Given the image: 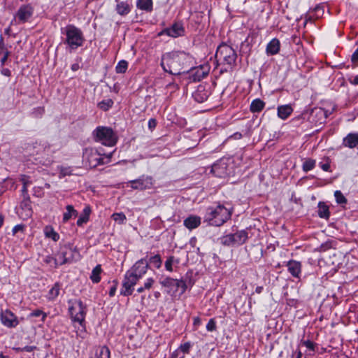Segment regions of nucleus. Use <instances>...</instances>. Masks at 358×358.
Segmentation results:
<instances>
[{
    "instance_id": "34",
    "label": "nucleus",
    "mask_w": 358,
    "mask_h": 358,
    "mask_svg": "<svg viewBox=\"0 0 358 358\" xmlns=\"http://www.w3.org/2000/svg\"><path fill=\"white\" fill-rule=\"evenodd\" d=\"M44 234L46 238H51L54 241H57L59 239V234L56 232L50 225L45 227Z\"/></svg>"
},
{
    "instance_id": "1",
    "label": "nucleus",
    "mask_w": 358,
    "mask_h": 358,
    "mask_svg": "<svg viewBox=\"0 0 358 358\" xmlns=\"http://www.w3.org/2000/svg\"><path fill=\"white\" fill-rule=\"evenodd\" d=\"M149 267L146 257L136 262L124 275L120 294L124 296L131 295L134 286L147 273Z\"/></svg>"
},
{
    "instance_id": "45",
    "label": "nucleus",
    "mask_w": 358,
    "mask_h": 358,
    "mask_svg": "<svg viewBox=\"0 0 358 358\" xmlns=\"http://www.w3.org/2000/svg\"><path fill=\"white\" fill-rule=\"evenodd\" d=\"M315 166V160L312 159H308L303 162L302 168H303V171L304 172H308V171L313 169Z\"/></svg>"
},
{
    "instance_id": "23",
    "label": "nucleus",
    "mask_w": 358,
    "mask_h": 358,
    "mask_svg": "<svg viewBox=\"0 0 358 358\" xmlns=\"http://www.w3.org/2000/svg\"><path fill=\"white\" fill-rule=\"evenodd\" d=\"M342 145L350 149L358 146V133H350L343 139Z\"/></svg>"
},
{
    "instance_id": "18",
    "label": "nucleus",
    "mask_w": 358,
    "mask_h": 358,
    "mask_svg": "<svg viewBox=\"0 0 358 358\" xmlns=\"http://www.w3.org/2000/svg\"><path fill=\"white\" fill-rule=\"evenodd\" d=\"M210 67L208 65H201L191 69L190 78L193 81H200L208 75Z\"/></svg>"
},
{
    "instance_id": "14",
    "label": "nucleus",
    "mask_w": 358,
    "mask_h": 358,
    "mask_svg": "<svg viewBox=\"0 0 358 358\" xmlns=\"http://www.w3.org/2000/svg\"><path fill=\"white\" fill-rule=\"evenodd\" d=\"M327 117V111L322 108H315L308 111V122L315 126L324 123Z\"/></svg>"
},
{
    "instance_id": "61",
    "label": "nucleus",
    "mask_w": 358,
    "mask_h": 358,
    "mask_svg": "<svg viewBox=\"0 0 358 358\" xmlns=\"http://www.w3.org/2000/svg\"><path fill=\"white\" fill-rule=\"evenodd\" d=\"M1 73L6 76H10L11 75V72L8 69H3Z\"/></svg>"
},
{
    "instance_id": "46",
    "label": "nucleus",
    "mask_w": 358,
    "mask_h": 358,
    "mask_svg": "<svg viewBox=\"0 0 358 358\" xmlns=\"http://www.w3.org/2000/svg\"><path fill=\"white\" fill-rule=\"evenodd\" d=\"M111 217L115 222L120 224H123L127 220L126 215L123 213H115Z\"/></svg>"
},
{
    "instance_id": "47",
    "label": "nucleus",
    "mask_w": 358,
    "mask_h": 358,
    "mask_svg": "<svg viewBox=\"0 0 358 358\" xmlns=\"http://www.w3.org/2000/svg\"><path fill=\"white\" fill-rule=\"evenodd\" d=\"M59 178H63V177H65V176H71L73 175V170L71 169V167L70 166H68V167H65V166H60L59 167Z\"/></svg>"
},
{
    "instance_id": "6",
    "label": "nucleus",
    "mask_w": 358,
    "mask_h": 358,
    "mask_svg": "<svg viewBox=\"0 0 358 358\" xmlns=\"http://www.w3.org/2000/svg\"><path fill=\"white\" fill-rule=\"evenodd\" d=\"M112 155L113 152L102 155L94 148H87L83 153V164L90 169L95 168L99 165L109 163Z\"/></svg>"
},
{
    "instance_id": "56",
    "label": "nucleus",
    "mask_w": 358,
    "mask_h": 358,
    "mask_svg": "<svg viewBox=\"0 0 358 358\" xmlns=\"http://www.w3.org/2000/svg\"><path fill=\"white\" fill-rule=\"evenodd\" d=\"M148 126L150 130L154 129L157 126V120L155 118L150 119L148 121Z\"/></svg>"
},
{
    "instance_id": "60",
    "label": "nucleus",
    "mask_w": 358,
    "mask_h": 358,
    "mask_svg": "<svg viewBox=\"0 0 358 358\" xmlns=\"http://www.w3.org/2000/svg\"><path fill=\"white\" fill-rule=\"evenodd\" d=\"M179 356V350L173 351L169 356V358H178Z\"/></svg>"
},
{
    "instance_id": "11",
    "label": "nucleus",
    "mask_w": 358,
    "mask_h": 358,
    "mask_svg": "<svg viewBox=\"0 0 358 358\" xmlns=\"http://www.w3.org/2000/svg\"><path fill=\"white\" fill-rule=\"evenodd\" d=\"M248 239L247 230L237 231L236 233L229 234L221 238V243L224 246H235L244 244Z\"/></svg>"
},
{
    "instance_id": "26",
    "label": "nucleus",
    "mask_w": 358,
    "mask_h": 358,
    "mask_svg": "<svg viewBox=\"0 0 358 358\" xmlns=\"http://www.w3.org/2000/svg\"><path fill=\"white\" fill-rule=\"evenodd\" d=\"M308 110H303L300 115L294 117L290 124L294 127H300L308 122Z\"/></svg>"
},
{
    "instance_id": "40",
    "label": "nucleus",
    "mask_w": 358,
    "mask_h": 358,
    "mask_svg": "<svg viewBox=\"0 0 358 358\" xmlns=\"http://www.w3.org/2000/svg\"><path fill=\"white\" fill-rule=\"evenodd\" d=\"M301 344L305 346L308 350L315 352L317 350V344L310 339H301Z\"/></svg>"
},
{
    "instance_id": "55",
    "label": "nucleus",
    "mask_w": 358,
    "mask_h": 358,
    "mask_svg": "<svg viewBox=\"0 0 358 358\" xmlns=\"http://www.w3.org/2000/svg\"><path fill=\"white\" fill-rule=\"evenodd\" d=\"M36 349V346L26 345L24 348H20V350L22 351V352H33Z\"/></svg>"
},
{
    "instance_id": "63",
    "label": "nucleus",
    "mask_w": 358,
    "mask_h": 358,
    "mask_svg": "<svg viewBox=\"0 0 358 358\" xmlns=\"http://www.w3.org/2000/svg\"><path fill=\"white\" fill-rule=\"evenodd\" d=\"M201 323V320L199 317H194V325H199Z\"/></svg>"
},
{
    "instance_id": "62",
    "label": "nucleus",
    "mask_w": 358,
    "mask_h": 358,
    "mask_svg": "<svg viewBox=\"0 0 358 358\" xmlns=\"http://www.w3.org/2000/svg\"><path fill=\"white\" fill-rule=\"evenodd\" d=\"M12 24H10V25L8 26V27H7L6 29H5L4 30V33L5 34L8 35V36H10L11 35V28H10V26Z\"/></svg>"
},
{
    "instance_id": "49",
    "label": "nucleus",
    "mask_w": 358,
    "mask_h": 358,
    "mask_svg": "<svg viewBox=\"0 0 358 358\" xmlns=\"http://www.w3.org/2000/svg\"><path fill=\"white\" fill-rule=\"evenodd\" d=\"M206 329L208 331H214L217 329L216 321L214 318L209 320L206 324Z\"/></svg>"
},
{
    "instance_id": "12",
    "label": "nucleus",
    "mask_w": 358,
    "mask_h": 358,
    "mask_svg": "<svg viewBox=\"0 0 358 358\" xmlns=\"http://www.w3.org/2000/svg\"><path fill=\"white\" fill-rule=\"evenodd\" d=\"M34 7L28 3L20 6L17 11L14 15L13 20L10 22V24H24L29 21L34 14Z\"/></svg>"
},
{
    "instance_id": "15",
    "label": "nucleus",
    "mask_w": 358,
    "mask_h": 358,
    "mask_svg": "<svg viewBox=\"0 0 358 358\" xmlns=\"http://www.w3.org/2000/svg\"><path fill=\"white\" fill-rule=\"evenodd\" d=\"M1 324L8 328H15L20 323L18 317L9 309L1 310L0 314Z\"/></svg>"
},
{
    "instance_id": "17",
    "label": "nucleus",
    "mask_w": 358,
    "mask_h": 358,
    "mask_svg": "<svg viewBox=\"0 0 358 358\" xmlns=\"http://www.w3.org/2000/svg\"><path fill=\"white\" fill-rule=\"evenodd\" d=\"M185 34V28L181 22H175L170 27L163 29L159 35L166 34L169 36L176 38L183 36Z\"/></svg>"
},
{
    "instance_id": "51",
    "label": "nucleus",
    "mask_w": 358,
    "mask_h": 358,
    "mask_svg": "<svg viewBox=\"0 0 358 358\" xmlns=\"http://www.w3.org/2000/svg\"><path fill=\"white\" fill-rule=\"evenodd\" d=\"M155 282V280L152 278H148L145 281L143 286L145 289H150L152 287L154 283Z\"/></svg>"
},
{
    "instance_id": "21",
    "label": "nucleus",
    "mask_w": 358,
    "mask_h": 358,
    "mask_svg": "<svg viewBox=\"0 0 358 358\" xmlns=\"http://www.w3.org/2000/svg\"><path fill=\"white\" fill-rule=\"evenodd\" d=\"M31 203V202L30 198L22 199V201L20 202V207L22 210V212L20 213V216L24 220L28 219L32 215L33 210Z\"/></svg>"
},
{
    "instance_id": "50",
    "label": "nucleus",
    "mask_w": 358,
    "mask_h": 358,
    "mask_svg": "<svg viewBox=\"0 0 358 358\" xmlns=\"http://www.w3.org/2000/svg\"><path fill=\"white\" fill-rule=\"evenodd\" d=\"M191 348V343L189 342L181 344L178 348L179 350H181L184 354H189Z\"/></svg>"
},
{
    "instance_id": "44",
    "label": "nucleus",
    "mask_w": 358,
    "mask_h": 358,
    "mask_svg": "<svg viewBox=\"0 0 358 358\" xmlns=\"http://www.w3.org/2000/svg\"><path fill=\"white\" fill-rule=\"evenodd\" d=\"M334 196L338 204L345 205L348 202L347 199L340 190L335 191Z\"/></svg>"
},
{
    "instance_id": "20",
    "label": "nucleus",
    "mask_w": 358,
    "mask_h": 358,
    "mask_svg": "<svg viewBox=\"0 0 358 358\" xmlns=\"http://www.w3.org/2000/svg\"><path fill=\"white\" fill-rule=\"evenodd\" d=\"M115 11L121 16L127 15L131 10L132 4L129 1L115 0Z\"/></svg>"
},
{
    "instance_id": "4",
    "label": "nucleus",
    "mask_w": 358,
    "mask_h": 358,
    "mask_svg": "<svg viewBox=\"0 0 358 358\" xmlns=\"http://www.w3.org/2000/svg\"><path fill=\"white\" fill-rule=\"evenodd\" d=\"M216 68L218 65H222L220 73L231 70L236 65L237 54L235 50L226 43L220 44L216 50Z\"/></svg>"
},
{
    "instance_id": "39",
    "label": "nucleus",
    "mask_w": 358,
    "mask_h": 358,
    "mask_svg": "<svg viewBox=\"0 0 358 358\" xmlns=\"http://www.w3.org/2000/svg\"><path fill=\"white\" fill-rule=\"evenodd\" d=\"M149 265H152L155 268L157 269H159L162 266V260L161 258V256L159 255H155L154 256H152L149 258V260L148 261Z\"/></svg>"
},
{
    "instance_id": "13",
    "label": "nucleus",
    "mask_w": 358,
    "mask_h": 358,
    "mask_svg": "<svg viewBox=\"0 0 358 358\" xmlns=\"http://www.w3.org/2000/svg\"><path fill=\"white\" fill-rule=\"evenodd\" d=\"M131 188L136 190H145L151 189L154 185V179L152 176L143 175L138 178L130 180Z\"/></svg>"
},
{
    "instance_id": "58",
    "label": "nucleus",
    "mask_w": 358,
    "mask_h": 358,
    "mask_svg": "<svg viewBox=\"0 0 358 358\" xmlns=\"http://www.w3.org/2000/svg\"><path fill=\"white\" fill-rule=\"evenodd\" d=\"M28 187H26V186H22V196L23 199H25V198H30L29 196V194H28V189H27Z\"/></svg>"
},
{
    "instance_id": "35",
    "label": "nucleus",
    "mask_w": 358,
    "mask_h": 358,
    "mask_svg": "<svg viewBox=\"0 0 358 358\" xmlns=\"http://www.w3.org/2000/svg\"><path fill=\"white\" fill-rule=\"evenodd\" d=\"M102 273V268L101 264L96 265L92 270L90 275V280L94 283H99L101 280V274Z\"/></svg>"
},
{
    "instance_id": "3",
    "label": "nucleus",
    "mask_w": 358,
    "mask_h": 358,
    "mask_svg": "<svg viewBox=\"0 0 358 358\" xmlns=\"http://www.w3.org/2000/svg\"><path fill=\"white\" fill-rule=\"evenodd\" d=\"M232 213V208L219 203L216 206L208 207L203 218L209 224L220 227L231 219Z\"/></svg>"
},
{
    "instance_id": "5",
    "label": "nucleus",
    "mask_w": 358,
    "mask_h": 358,
    "mask_svg": "<svg viewBox=\"0 0 358 358\" xmlns=\"http://www.w3.org/2000/svg\"><path fill=\"white\" fill-rule=\"evenodd\" d=\"M61 34L65 36L63 41L70 52L82 47L85 41L83 31L74 24H67L62 27Z\"/></svg>"
},
{
    "instance_id": "48",
    "label": "nucleus",
    "mask_w": 358,
    "mask_h": 358,
    "mask_svg": "<svg viewBox=\"0 0 358 358\" xmlns=\"http://www.w3.org/2000/svg\"><path fill=\"white\" fill-rule=\"evenodd\" d=\"M29 316L30 317L41 316V321L44 322L47 318V313L41 310L36 309L30 313Z\"/></svg>"
},
{
    "instance_id": "43",
    "label": "nucleus",
    "mask_w": 358,
    "mask_h": 358,
    "mask_svg": "<svg viewBox=\"0 0 358 358\" xmlns=\"http://www.w3.org/2000/svg\"><path fill=\"white\" fill-rule=\"evenodd\" d=\"M179 262V261L178 259H176L175 257L173 256H169L165 263H164V266H165V268L166 271H169V272H172L173 271V264L174 263H176L178 264Z\"/></svg>"
},
{
    "instance_id": "7",
    "label": "nucleus",
    "mask_w": 358,
    "mask_h": 358,
    "mask_svg": "<svg viewBox=\"0 0 358 358\" xmlns=\"http://www.w3.org/2000/svg\"><path fill=\"white\" fill-rule=\"evenodd\" d=\"M69 313L73 322H78L85 327L87 306L80 299H73L68 301Z\"/></svg>"
},
{
    "instance_id": "53",
    "label": "nucleus",
    "mask_w": 358,
    "mask_h": 358,
    "mask_svg": "<svg viewBox=\"0 0 358 358\" xmlns=\"http://www.w3.org/2000/svg\"><path fill=\"white\" fill-rule=\"evenodd\" d=\"M20 181L22 182L23 186L28 187V185L31 183L29 180V176L26 175H22L20 177Z\"/></svg>"
},
{
    "instance_id": "10",
    "label": "nucleus",
    "mask_w": 358,
    "mask_h": 358,
    "mask_svg": "<svg viewBox=\"0 0 358 358\" xmlns=\"http://www.w3.org/2000/svg\"><path fill=\"white\" fill-rule=\"evenodd\" d=\"M80 253L76 247L71 244L62 246L57 253V259L60 265L71 263L80 259Z\"/></svg>"
},
{
    "instance_id": "8",
    "label": "nucleus",
    "mask_w": 358,
    "mask_h": 358,
    "mask_svg": "<svg viewBox=\"0 0 358 358\" xmlns=\"http://www.w3.org/2000/svg\"><path fill=\"white\" fill-rule=\"evenodd\" d=\"M160 284L166 289L167 294L173 298L182 296L187 288L185 280L174 279L171 277H166L160 281Z\"/></svg>"
},
{
    "instance_id": "37",
    "label": "nucleus",
    "mask_w": 358,
    "mask_h": 358,
    "mask_svg": "<svg viewBox=\"0 0 358 358\" xmlns=\"http://www.w3.org/2000/svg\"><path fill=\"white\" fill-rule=\"evenodd\" d=\"M96 358H110L109 348L106 345L100 347L96 352Z\"/></svg>"
},
{
    "instance_id": "9",
    "label": "nucleus",
    "mask_w": 358,
    "mask_h": 358,
    "mask_svg": "<svg viewBox=\"0 0 358 358\" xmlns=\"http://www.w3.org/2000/svg\"><path fill=\"white\" fill-rule=\"evenodd\" d=\"M95 141L106 146H114L118 137L110 127L99 126L94 131Z\"/></svg>"
},
{
    "instance_id": "36",
    "label": "nucleus",
    "mask_w": 358,
    "mask_h": 358,
    "mask_svg": "<svg viewBox=\"0 0 358 358\" xmlns=\"http://www.w3.org/2000/svg\"><path fill=\"white\" fill-rule=\"evenodd\" d=\"M60 289H61L60 283L59 282L55 283L53 287L49 290L48 299L50 300L55 299L59 294Z\"/></svg>"
},
{
    "instance_id": "16",
    "label": "nucleus",
    "mask_w": 358,
    "mask_h": 358,
    "mask_svg": "<svg viewBox=\"0 0 358 358\" xmlns=\"http://www.w3.org/2000/svg\"><path fill=\"white\" fill-rule=\"evenodd\" d=\"M210 94V87L208 84H200L193 92L192 97L198 103H203L208 99Z\"/></svg>"
},
{
    "instance_id": "27",
    "label": "nucleus",
    "mask_w": 358,
    "mask_h": 358,
    "mask_svg": "<svg viewBox=\"0 0 358 358\" xmlns=\"http://www.w3.org/2000/svg\"><path fill=\"white\" fill-rule=\"evenodd\" d=\"M280 48V41L274 38L266 45V52L268 55H277Z\"/></svg>"
},
{
    "instance_id": "64",
    "label": "nucleus",
    "mask_w": 358,
    "mask_h": 358,
    "mask_svg": "<svg viewBox=\"0 0 358 358\" xmlns=\"http://www.w3.org/2000/svg\"><path fill=\"white\" fill-rule=\"evenodd\" d=\"M295 354L296 355V358H301L302 357V352L300 350H297L295 351Z\"/></svg>"
},
{
    "instance_id": "30",
    "label": "nucleus",
    "mask_w": 358,
    "mask_h": 358,
    "mask_svg": "<svg viewBox=\"0 0 358 358\" xmlns=\"http://www.w3.org/2000/svg\"><path fill=\"white\" fill-rule=\"evenodd\" d=\"M265 105V102L262 99L259 98L255 99L252 101L250 106V110L253 113H259L264 109Z\"/></svg>"
},
{
    "instance_id": "22",
    "label": "nucleus",
    "mask_w": 358,
    "mask_h": 358,
    "mask_svg": "<svg viewBox=\"0 0 358 358\" xmlns=\"http://www.w3.org/2000/svg\"><path fill=\"white\" fill-rule=\"evenodd\" d=\"M211 172L218 178H224L227 175V166L224 162H217L212 166Z\"/></svg>"
},
{
    "instance_id": "29",
    "label": "nucleus",
    "mask_w": 358,
    "mask_h": 358,
    "mask_svg": "<svg viewBox=\"0 0 358 358\" xmlns=\"http://www.w3.org/2000/svg\"><path fill=\"white\" fill-rule=\"evenodd\" d=\"M91 208L90 206H86L80 215L79 216L76 224L78 227H82L84 224H86L90 220V215L91 214Z\"/></svg>"
},
{
    "instance_id": "52",
    "label": "nucleus",
    "mask_w": 358,
    "mask_h": 358,
    "mask_svg": "<svg viewBox=\"0 0 358 358\" xmlns=\"http://www.w3.org/2000/svg\"><path fill=\"white\" fill-rule=\"evenodd\" d=\"M25 226L24 224H17L15 225L12 230L13 234L15 235L18 231L23 232L24 230Z\"/></svg>"
},
{
    "instance_id": "32",
    "label": "nucleus",
    "mask_w": 358,
    "mask_h": 358,
    "mask_svg": "<svg viewBox=\"0 0 358 358\" xmlns=\"http://www.w3.org/2000/svg\"><path fill=\"white\" fill-rule=\"evenodd\" d=\"M66 211L63 214L62 221L64 223L67 222L71 217L78 216V211L74 208L72 205H67L66 207Z\"/></svg>"
},
{
    "instance_id": "25",
    "label": "nucleus",
    "mask_w": 358,
    "mask_h": 358,
    "mask_svg": "<svg viewBox=\"0 0 358 358\" xmlns=\"http://www.w3.org/2000/svg\"><path fill=\"white\" fill-rule=\"evenodd\" d=\"M294 109L291 104L280 105L277 108V115L280 119L285 120L291 115Z\"/></svg>"
},
{
    "instance_id": "41",
    "label": "nucleus",
    "mask_w": 358,
    "mask_h": 358,
    "mask_svg": "<svg viewBox=\"0 0 358 358\" xmlns=\"http://www.w3.org/2000/svg\"><path fill=\"white\" fill-rule=\"evenodd\" d=\"M113 105V101L111 99L103 100L98 103V107L103 111L108 110Z\"/></svg>"
},
{
    "instance_id": "57",
    "label": "nucleus",
    "mask_w": 358,
    "mask_h": 358,
    "mask_svg": "<svg viewBox=\"0 0 358 358\" xmlns=\"http://www.w3.org/2000/svg\"><path fill=\"white\" fill-rule=\"evenodd\" d=\"M348 81L353 85H358V75L348 78Z\"/></svg>"
},
{
    "instance_id": "28",
    "label": "nucleus",
    "mask_w": 358,
    "mask_h": 358,
    "mask_svg": "<svg viewBox=\"0 0 358 358\" xmlns=\"http://www.w3.org/2000/svg\"><path fill=\"white\" fill-rule=\"evenodd\" d=\"M317 215L319 217L328 220L330 217L329 206L324 201H320L317 204Z\"/></svg>"
},
{
    "instance_id": "31",
    "label": "nucleus",
    "mask_w": 358,
    "mask_h": 358,
    "mask_svg": "<svg viewBox=\"0 0 358 358\" xmlns=\"http://www.w3.org/2000/svg\"><path fill=\"white\" fill-rule=\"evenodd\" d=\"M136 6L140 10L150 13L153 10L152 0H137Z\"/></svg>"
},
{
    "instance_id": "24",
    "label": "nucleus",
    "mask_w": 358,
    "mask_h": 358,
    "mask_svg": "<svg viewBox=\"0 0 358 358\" xmlns=\"http://www.w3.org/2000/svg\"><path fill=\"white\" fill-rule=\"evenodd\" d=\"M201 222V218L199 216L191 215L184 220L183 224L187 229L192 230L197 228Z\"/></svg>"
},
{
    "instance_id": "54",
    "label": "nucleus",
    "mask_w": 358,
    "mask_h": 358,
    "mask_svg": "<svg viewBox=\"0 0 358 358\" xmlns=\"http://www.w3.org/2000/svg\"><path fill=\"white\" fill-rule=\"evenodd\" d=\"M113 283H114V285L113 286H111V287L109 290V296H113L115 295L116 289H117V284H118L117 281L114 280Z\"/></svg>"
},
{
    "instance_id": "42",
    "label": "nucleus",
    "mask_w": 358,
    "mask_h": 358,
    "mask_svg": "<svg viewBox=\"0 0 358 358\" xmlns=\"http://www.w3.org/2000/svg\"><path fill=\"white\" fill-rule=\"evenodd\" d=\"M128 68V62L126 60H120L115 66L117 73H124Z\"/></svg>"
},
{
    "instance_id": "38",
    "label": "nucleus",
    "mask_w": 358,
    "mask_h": 358,
    "mask_svg": "<svg viewBox=\"0 0 358 358\" xmlns=\"http://www.w3.org/2000/svg\"><path fill=\"white\" fill-rule=\"evenodd\" d=\"M43 261L45 264L53 268H57L60 265L59 261L57 259V254L55 255V257L47 255L44 257Z\"/></svg>"
},
{
    "instance_id": "2",
    "label": "nucleus",
    "mask_w": 358,
    "mask_h": 358,
    "mask_svg": "<svg viewBox=\"0 0 358 358\" xmlns=\"http://www.w3.org/2000/svg\"><path fill=\"white\" fill-rule=\"evenodd\" d=\"M192 57L185 52H172L164 55L160 65L163 70L172 75H180L188 71L187 66Z\"/></svg>"
},
{
    "instance_id": "19",
    "label": "nucleus",
    "mask_w": 358,
    "mask_h": 358,
    "mask_svg": "<svg viewBox=\"0 0 358 358\" xmlns=\"http://www.w3.org/2000/svg\"><path fill=\"white\" fill-rule=\"evenodd\" d=\"M288 272L295 278L300 279L302 271V264L300 262L291 259L286 263Z\"/></svg>"
},
{
    "instance_id": "33",
    "label": "nucleus",
    "mask_w": 358,
    "mask_h": 358,
    "mask_svg": "<svg viewBox=\"0 0 358 358\" xmlns=\"http://www.w3.org/2000/svg\"><path fill=\"white\" fill-rule=\"evenodd\" d=\"M0 54H3V57L1 59V64L3 66L10 56V52L6 47L2 36H0Z\"/></svg>"
},
{
    "instance_id": "59",
    "label": "nucleus",
    "mask_w": 358,
    "mask_h": 358,
    "mask_svg": "<svg viewBox=\"0 0 358 358\" xmlns=\"http://www.w3.org/2000/svg\"><path fill=\"white\" fill-rule=\"evenodd\" d=\"M320 167L324 171H330V164L329 163L322 164Z\"/></svg>"
}]
</instances>
